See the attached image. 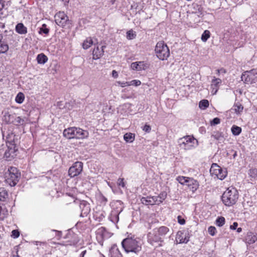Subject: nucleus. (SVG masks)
<instances>
[{
    "label": "nucleus",
    "instance_id": "obj_52",
    "mask_svg": "<svg viewBox=\"0 0 257 257\" xmlns=\"http://www.w3.org/2000/svg\"><path fill=\"white\" fill-rule=\"evenodd\" d=\"M86 253V250H84L82 252V256L83 257L84 254Z\"/></svg>",
    "mask_w": 257,
    "mask_h": 257
},
{
    "label": "nucleus",
    "instance_id": "obj_34",
    "mask_svg": "<svg viewBox=\"0 0 257 257\" xmlns=\"http://www.w3.org/2000/svg\"><path fill=\"white\" fill-rule=\"evenodd\" d=\"M225 223V218L223 217H219L216 220V224L218 226H222Z\"/></svg>",
    "mask_w": 257,
    "mask_h": 257
},
{
    "label": "nucleus",
    "instance_id": "obj_12",
    "mask_svg": "<svg viewBox=\"0 0 257 257\" xmlns=\"http://www.w3.org/2000/svg\"><path fill=\"white\" fill-rule=\"evenodd\" d=\"M186 186L194 193L197 190L199 185L197 181L192 178H190V179L188 180V183Z\"/></svg>",
    "mask_w": 257,
    "mask_h": 257
},
{
    "label": "nucleus",
    "instance_id": "obj_29",
    "mask_svg": "<svg viewBox=\"0 0 257 257\" xmlns=\"http://www.w3.org/2000/svg\"><path fill=\"white\" fill-rule=\"evenodd\" d=\"M24 95L22 92H19L16 97L15 100L18 103H22L24 100Z\"/></svg>",
    "mask_w": 257,
    "mask_h": 257
},
{
    "label": "nucleus",
    "instance_id": "obj_22",
    "mask_svg": "<svg viewBox=\"0 0 257 257\" xmlns=\"http://www.w3.org/2000/svg\"><path fill=\"white\" fill-rule=\"evenodd\" d=\"M123 139L126 142L132 143L135 140V135L132 133H126Z\"/></svg>",
    "mask_w": 257,
    "mask_h": 257
},
{
    "label": "nucleus",
    "instance_id": "obj_18",
    "mask_svg": "<svg viewBox=\"0 0 257 257\" xmlns=\"http://www.w3.org/2000/svg\"><path fill=\"white\" fill-rule=\"evenodd\" d=\"M93 44H95V41H94L91 37H88L84 41L82 44V47L84 49H87L89 48Z\"/></svg>",
    "mask_w": 257,
    "mask_h": 257
},
{
    "label": "nucleus",
    "instance_id": "obj_45",
    "mask_svg": "<svg viewBox=\"0 0 257 257\" xmlns=\"http://www.w3.org/2000/svg\"><path fill=\"white\" fill-rule=\"evenodd\" d=\"M143 131L146 132H147V133H149L150 132L151 128V126L149 125H148V124H146L143 128Z\"/></svg>",
    "mask_w": 257,
    "mask_h": 257
},
{
    "label": "nucleus",
    "instance_id": "obj_5",
    "mask_svg": "<svg viewBox=\"0 0 257 257\" xmlns=\"http://www.w3.org/2000/svg\"><path fill=\"white\" fill-rule=\"evenodd\" d=\"M20 173L18 169L14 167H11L6 173V181L11 186H15L19 180Z\"/></svg>",
    "mask_w": 257,
    "mask_h": 257
},
{
    "label": "nucleus",
    "instance_id": "obj_1",
    "mask_svg": "<svg viewBox=\"0 0 257 257\" xmlns=\"http://www.w3.org/2000/svg\"><path fill=\"white\" fill-rule=\"evenodd\" d=\"M63 135L69 139L75 138L83 140L88 137L89 133L79 127H71L64 130Z\"/></svg>",
    "mask_w": 257,
    "mask_h": 257
},
{
    "label": "nucleus",
    "instance_id": "obj_15",
    "mask_svg": "<svg viewBox=\"0 0 257 257\" xmlns=\"http://www.w3.org/2000/svg\"><path fill=\"white\" fill-rule=\"evenodd\" d=\"M103 47L104 46H102L101 50L98 46L94 49L92 52L93 59H98L103 55Z\"/></svg>",
    "mask_w": 257,
    "mask_h": 257
},
{
    "label": "nucleus",
    "instance_id": "obj_42",
    "mask_svg": "<svg viewBox=\"0 0 257 257\" xmlns=\"http://www.w3.org/2000/svg\"><path fill=\"white\" fill-rule=\"evenodd\" d=\"M24 121H25L24 119L21 118L20 116L17 117L15 119V122L17 124H23Z\"/></svg>",
    "mask_w": 257,
    "mask_h": 257
},
{
    "label": "nucleus",
    "instance_id": "obj_24",
    "mask_svg": "<svg viewBox=\"0 0 257 257\" xmlns=\"http://www.w3.org/2000/svg\"><path fill=\"white\" fill-rule=\"evenodd\" d=\"M248 175L250 177V180L257 179V169H251L248 171Z\"/></svg>",
    "mask_w": 257,
    "mask_h": 257
},
{
    "label": "nucleus",
    "instance_id": "obj_23",
    "mask_svg": "<svg viewBox=\"0 0 257 257\" xmlns=\"http://www.w3.org/2000/svg\"><path fill=\"white\" fill-rule=\"evenodd\" d=\"M168 231L169 229L166 226H161L158 229V233L162 238L166 234Z\"/></svg>",
    "mask_w": 257,
    "mask_h": 257
},
{
    "label": "nucleus",
    "instance_id": "obj_37",
    "mask_svg": "<svg viewBox=\"0 0 257 257\" xmlns=\"http://www.w3.org/2000/svg\"><path fill=\"white\" fill-rule=\"evenodd\" d=\"M129 86L134 85L135 86H140L141 84V81L139 80H133L131 81H128Z\"/></svg>",
    "mask_w": 257,
    "mask_h": 257
},
{
    "label": "nucleus",
    "instance_id": "obj_26",
    "mask_svg": "<svg viewBox=\"0 0 257 257\" xmlns=\"http://www.w3.org/2000/svg\"><path fill=\"white\" fill-rule=\"evenodd\" d=\"M190 178L184 177V176H179L177 177V181L182 185H186L188 183V180Z\"/></svg>",
    "mask_w": 257,
    "mask_h": 257
},
{
    "label": "nucleus",
    "instance_id": "obj_38",
    "mask_svg": "<svg viewBox=\"0 0 257 257\" xmlns=\"http://www.w3.org/2000/svg\"><path fill=\"white\" fill-rule=\"evenodd\" d=\"M208 231L211 235L214 236L216 233V229L214 226H211L208 227Z\"/></svg>",
    "mask_w": 257,
    "mask_h": 257
},
{
    "label": "nucleus",
    "instance_id": "obj_47",
    "mask_svg": "<svg viewBox=\"0 0 257 257\" xmlns=\"http://www.w3.org/2000/svg\"><path fill=\"white\" fill-rule=\"evenodd\" d=\"M238 225V223L237 222H234L233 224L230 226V228L232 230H234L236 228Z\"/></svg>",
    "mask_w": 257,
    "mask_h": 257
},
{
    "label": "nucleus",
    "instance_id": "obj_4",
    "mask_svg": "<svg viewBox=\"0 0 257 257\" xmlns=\"http://www.w3.org/2000/svg\"><path fill=\"white\" fill-rule=\"evenodd\" d=\"M155 51L157 57L160 60H166L170 56V50L163 41L157 43Z\"/></svg>",
    "mask_w": 257,
    "mask_h": 257
},
{
    "label": "nucleus",
    "instance_id": "obj_17",
    "mask_svg": "<svg viewBox=\"0 0 257 257\" xmlns=\"http://www.w3.org/2000/svg\"><path fill=\"white\" fill-rule=\"evenodd\" d=\"M16 30L20 34H26L27 33V28L22 23H19L17 25Z\"/></svg>",
    "mask_w": 257,
    "mask_h": 257
},
{
    "label": "nucleus",
    "instance_id": "obj_33",
    "mask_svg": "<svg viewBox=\"0 0 257 257\" xmlns=\"http://www.w3.org/2000/svg\"><path fill=\"white\" fill-rule=\"evenodd\" d=\"M136 36V33L132 30L128 31L126 33V38L128 40H132L135 38Z\"/></svg>",
    "mask_w": 257,
    "mask_h": 257
},
{
    "label": "nucleus",
    "instance_id": "obj_53",
    "mask_svg": "<svg viewBox=\"0 0 257 257\" xmlns=\"http://www.w3.org/2000/svg\"><path fill=\"white\" fill-rule=\"evenodd\" d=\"M217 0H213V3H214L215 1H216Z\"/></svg>",
    "mask_w": 257,
    "mask_h": 257
},
{
    "label": "nucleus",
    "instance_id": "obj_40",
    "mask_svg": "<svg viewBox=\"0 0 257 257\" xmlns=\"http://www.w3.org/2000/svg\"><path fill=\"white\" fill-rule=\"evenodd\" d=\"M150 239H152L153 241L155 242H159V241H162V237L161 236H160L159 234H155L154 237H152V238H150Z\"/></svg>",
    "mask_w": 257,
    "mask_h": 257
},
{
    "label": "nucleus",
    "instance_id": "obj_13",
    "mask_svg": "<svg viewBox=\"0 0 257 257\" xmlns=\"http://www.w3.org/2000/svg\"><path fill=\"white\" fill-rule=\"evenodd\" d=\"M221 83V80L219 78L214 77L211 81V87L212 94H215L218 91L219 86Z\"/></svg>",
    "mask_w": 257,
    "mask_h": 257
},
{
    "label": "nucleus",
    "instance_id": "obj_21",
    "mask_svg": "<svg viewBox=\"0 0 257 257\" xmlns=\"http://www.w3.org/2000/svg\"><path fill=\"white\" fill-rule=\"evenodd\" d=\"M2 37L0 35V53H5L8 51L9 46L2 41Z\"/></svg>",
    "mask_w": 257,
    "mask_h": 257
},
{
    "label": "nucleus",
    "instance_id": "obj_8",
    "mask_svg": "<svg viewBox=\"0 0 257 257\" xmlns=\"http://www.w3.org/2000/svg\"><path fill=\"white\" fill-rule=\"evenodd\" d=\"M241 80L246 84H252L257 81V69L245 71L241 75Z\"/></svg>",
    "mask_w": 257,
    "mask_h": 257
},
{
    "label": "nucleus",
    "instance_id": "obj_50",
    "mask_svg": "<svg viewBox=\"0 0 257 257\" xmlns=\"http://www.w3.org/2000/svg\"><path fill=\"white\" fill-rule=\"evenodd\" d=\"M3 8V5L2 4V0H0V10H2Z\"/></svg>",
    "mask_w": 257,
    "mask_h": 257
},
{
    "label": "nucleus",
    "instance_id": "obj_7",
    "mask_svg": "<svg viewBox=\"0 0 257 257\" xmlns=\"http://www.w3.org/2000/svg\"><path fill=\"white\" fill-rule=\"evenodd\" d=\"M212 176L220 180L224 179L227 175V171L225 169H222L216 164H213L210 169Z\"/></svg>",
    "mask_w": 257,
    "mask_h": 257
},
{
    "label": "nucleus",
    "instance_id": "obj_30",
    "mask_svg": "<svg viewBox=\"0 0 257 257\" xmlns=\"http://www.w3.org/2000/svg\"><path fill=\"white\" fill-rule=\"evenodd\" d=\"M183 234L182 232H178L177 234V241L179 242V243H184L187 242L188 241V239H187L186 238L181 237V235Z\"/></svg>",
    "mask_w": 257,
    "mask_h": 257
},
{
    "label": "nucleus",
    "instance_id": "obj_44",
    "mask_svg": "<svg viewBox=\"0 0 257 257\" xmlns=\"http://www.w3.org/2000/svg\"><path fill=\"white\" fill-rule=\"evenodd\" d=\"M117 184L119 186H121L122 187H124L125 185H124V183L123 182V179L119 178L117 180Z\"/></svg>",
    "mask_w": 257,
    "mask_h": 257
},
{
    "label": "nucleus",
    "instance_id": "obj_32",
    "mask_svg": "<svg viewBox=\"0 0 257 257\" xmlns=\"http://www.w3.org/2000/svg\"><path fill=\"white\" fill-rule=\"evenodd\" d=\"M210 32L208 30H205L201 36V40L203 42H206L210 37Z\"/></svg>",
    "mask_w": 257,
    "mask_h": 257
},
{
    "label": "nucleus",
    "instance_id": "obj_16",
    "mask_svg": "<svg viewBox=\"0 0 257 257\" xmlns=\"http://www.w3.org/2000/svg\"><path fill=\"white\" fill-rule=\"evenodd\" d=\"M257 240V236L252 232H247L245 237L246 242L248 244H252Z\"/></svg>",
    "mask_w": 257,
    "mask_h": 257
},
{
    "label": "nucleus",
    "instance_id": "obj_19",
    "mask_svg": "<svg viewBox=\"0 0 257 257\" xmlns=\"http://www.w3.org/2000/svg\"><path fill=\"white\" fill-rule=\"evenodd\" d=\"M167 194L165 191L162 192L159 196H155L157 204L161 203L167 197Z\"/></svg>",
    "mask_w": 257,
    "mask_h": 257
},
{
    "label": "nucleus",
    "instance_id": "obj_6",
    "mask_svg": "<svg viewBox=\"0 0 257 257\" xmlns=\"http://www.w3.org/2000/svg\"><path fill=\"white\" fill-rule=\"evenodd\" d=\"M178 143L181 148L187 150H190L194 147L195 144L197 143V141L194 137L187 136L180 138Z\"/></svg>",
    "mask_w": 257,
    "mask_h": 257
},
{
    "label": "nucleus",
    "instance_id": "obj_43",
    "mask_svg": "<svg viewBox=\"0 0 257 257\" xmlns=\"http://www.w3.org/2000/svg\"><path fill=\"white\" fill-rule=\"evenodd\" d=\"M12 236H13L14 238H17L19 236L20 233L17 230H14L12 232Z\"/></svg>",
    "mask_w": 257,
    "mask_h": 257
},
{
    "label": "nucleus",
    "instance_id": "obj_25",
    "mask_svg": "<svg viewBox=\"0 0 257 257\" xmlns=\"http://www.w3.org/2000/svg\"><path fill=\"white\" fill-rule=\"evenodd\" d=\"M8 193L4 188H0V200L4 201L8 197Z\"/></svg>",
    "mask_w": 257,
    "mask_h": 257
},
{
    "label": "nucleus",
    "instance_id": "obj_9",
    "mask_svg": "<svg viewBox=\"0 0 257 257\" xmlns=\"http://www.w3.org/2000/svg\"><path fill=\"white\" fill-rule=\"evenodd\" d=\"M56 23L62 27H65L69 23V19L67 16L63 12H59L55 15Z\"/></svg>",
    "mask_w": 257,
    "mask_h": 257
},
{
    "label": "nucleus",
    "instance_id": "obj_2",
    "mask_svg": "<svg viewBox=\"0 0 257 257\" xmlns=\"http://www.w3.org/2000/svg\"><path fill=\"white\" fill-rule=\"evenodd\" d=\"M238 198L237 191L233 187H229L223 193L222 200L226 206H230L235 204Z\"/></svg>",
    "mask_w": 257,
    "mask_h": 257
},
{
    "label": "nucleus",
    "instance_id": "obj_27",
    "mask_svg": "<svg viewBox=\"0 0 257 257\" xmlns=\"http://www.w3.org/2000/svg\"><path fill=\"white\" fill-rule=\"evenodd\" d=\"M209 106V101L206 99H203L200 101L199 107L202 109H205Z\"/></svg>",
    "mask_w": 257,
    "mask_h": 257
},
{
    "label": "nucleus",
    "instance_id": "obj_31",
    "mask_svg": "<svg viewBox=\"0 0 257 257\" xmlns=\"http://www.w3.org/2000/svg\"><path fill=\"white\" fill-rule=\"evenodd\" d=\"M243 106L239 103H236L233 106L232 109L237 113H239L243 110Z\"/></svg>",
    "mask_w": 257,
    "mask_h": 257
},
{
    "label": "nucleus",
    "instance_id": "obj_28",
    "mask_svg": "<svg viewBox=\"0 0 257 257\" xmlns=\"http://www.w3.org/2000/svg\"><path fill=\"white\" fill-rule=\"evenodd\" d=\"M231 132L234 135L237 136L240 134L241 128L239 126L233 125L231 128Z\"/></svg>",
    "mask_w": 257,
    "mask_h": 257
},
{
    "label": "nucleus",
    "instance_id": "obj_41",
    "mask_svg": "<svg viewBox=\"0 0 257 257\" xmlns=\"http://www.w3.org/2000/svg\"><path fill=\"white\" fill-rule=\"evenodd\" d=\"M220 123V119L218 117L214 118L211 121V125H214L216 124H218Z\"/></svg>",
    "mask_w": 257,
    "mask_h": 257
},
{
    "label": "nucleus",
    "instance_id": "obj_39",
    "mask_svg": "<svg viewBox=\"0 0 257 257\" xmlns=\"http://www.w3.org/2000/svg\"><path fill=\"white\" fill-rule=\"evenodd\" d=\"M4 117V120L7 122H11L12 121L11 120V115L9 112H5Z\"/></svg>",
    "mask_w": 257,
    "mask_h": 257
},
{
    "label": "nucleus",
    "instance_id": "obj_14",
    "mask_svg": "<svg viewBox=\"0 0 257 257\" xmlns=\"http://www.w3.org/2000/svg\"><path fill=\"white\" fill-rule=\"evenodd\" d=\"M141 202L146 205H153L157 204L155 196H147L146 197H142L141 199Z\"/></svg>",
    "mask_w": 257,
    "mask_h": 257
},
{
    "label": "nucleus",
    "instance_id": "obj_51",
    "mask_svg": "<svg viewBox=\"0 0 257 257\" xmlns=\"http://www.w3.org/2000/svg\"><path fill=\"white\" fill-rule=\"evenodd\" d=\"M220 70H219V69H217V70H216L217 74L219 75V73H220Z\"/></svg>",
    "mask_w": 257,
    "mask_h": 257
},
{
    "label": "nucleus",
    "instance_id": "obj_3",
    "mask_svg": "<svg viewBox=\"0 0 257 257\" xmlns=\"http://www.w3.org/2000/svg\"><path fill=\"white\" fill-rule=\"evenodd\" d=\"M121 244L126 252H133L137 253L142 249L141 245L138 241L133 238L124 239Z\"/></svg>",
    "mask_w": 257,
    "mask_h": 257
},
{
    "label": "nucleus",
    "instance_id": "obj_46",
    "mask_svg": "<svg viewBox=\"0 0 257 257\" xmlns=\"http://www.w3.org/2000/svg\"><path fill=\"white\" fill-rule=\"evenodd\" d=\"M178 222L180 224H184L185 222V219L181 218V217L180 216H179L178 217Z\"/></svg>",
    "mask_w": 257,
    "mask_h": 257
},
{
    "label": "nucleus",
    "instance_id": "obj_48",
    "mask_svg": "<svg viewBox=\"0 0 257 257\" xmlns=\"http://www.w3.org/2000/svg\"><path fill=\"white\" fill-rule=\"evenodd\" d=\"M112 75L114 78H117L118 76L117 72L115 70L112 71Z\"/></svg>",
    "mask_w": 257,
    "mask_h": 257
},
{
    "label": "nucleus",
    "instance_id": "obj_36",
    "mask_svg": "<svg viewBox=\"0 0 257 257\" xmlns=\"http://www.w3.org/2000/svg\"><path fill=\"white\" fill-rule=\"evenodd\" d=\"M49 32V30L46 28V25L45 24H43L42 25V27L40 29L39 33L40 34H48Z\"/></svg>",
    "mask_w": 257,
    "mask_h": 257
},
{
    "label": "nucleus",
    "instance_id": "obj_49",
    "mask_svg": "<svg viewBox=\"0 0 257 257\" xmlns=\"http://www.w3.org/2000/svg\"><path fill=\"white\" fill-rule=\"evenodd\" d=\"M242 231V228L241 227H239L237 229V231L238 232H240Z\"/></svg>",
    "mask_w": 257,
    "mask_h": 257
},
{
    "label": "nucleus",
    "instance_id": "obj_10",
    "mask_svg": "<svg viewBox=\"0 0 257 257\" xmlns=\"http://www.w3.org/2000/svg\"><path fill=\"white\" fill-rule=\"evenodd\" d=\"M83 164L80 162H75L69 170V175L71 177H74L78 175L82 171Z\"/></svg>",
    "mask_w": 257,
    "mask_h": 257
},
{
    "label": "nucleus",
    "instance_id": "obj_20",
    "mask_svg": "<svg viewBox=\"0 0 257 257\" xmlns=\"http://www.w3.org/2000/svg\"><path fill=\"white\" fill-rule=\"evenodd\" d=\"M37 60L39 64H44L47 61L48 58L46 55L41 53L37 56Z\"/></svg>",
    "mask_w": 257,
    "mask_h": 257
},
{
    "label": "nucleus",
    "instance_id": "obj_11",
    "mask_svg": "<svg viewBox=\"0 0 257 257\" xmlns=\"http://www.w3.org/2000/svg\"><path fill=\"white\" fill-rule=\"evenodd\" d=\"M148 67L147 63L144 61L133 62L131 65V68L134 70L141 71L146 70Z\"/></svg>",
    "mask_w": 257,
    "mask_h": 257
},
{
    "label": "nucleus",
    "instance_id": "obj_35",
    "mask_svg": "<svg viewBox=\"0 0 257 257\" xmlns=\"http://www.w3.org/2000/svg\"><path fill=\"white\" fill-rule=\"evenodd\" d=\"M115 86H120L121 87H125L126 86H129L128 81L121 82L120 81H116V82L115 83Z\"/></svg>",
    "mask_w": 257,
    "mask_h": 257
}]
</instances>
